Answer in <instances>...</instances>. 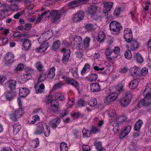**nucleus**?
I'll use <instances>...</instances> for the list:
<instances>
[{
	"instance_id": "423d86ee",
	"label": "nucleus",
	"mask_w": 151,
	"mask_h": 151,
	"mask_svg": "<svg viewBox=\"0 0 151 151\" xmlns=\"http://www.w3.org/2000/svg\"><path fill=\"white\" fill-rule=\"evenodd\" d=\"M14 55L12 53H7L4 58V61L5 64L8 65L12 63L14 61Z\"/></svg>"
},
{
	"instance_id": "e2e57ef3",
	"label": "nucleus",
	"mask_w": 151,
	"mask_h": 151,
	"mask_svg": "<svg viewBox=\"0 0 151 151\" xmlns=\"http://www.w3.org/2000/svg\"><path fill=\"white\" fill-rule=\"evenodd\" d=\"M34 72V70L30 68H27L25 69V73L31 76Z\"/></svg>"
},
{
	"instance_id": "cd10ccee",
	"label": "nucleus",
	"mask_w": 151,
	"mask_h": 151,
	"mask_svg": "<svg viewBox=\"0 0 151 151\" xmlns=\"http://www.w3.org/2000/svg\"><path fill=\"white\" fill-rule=\"evenodd\" d=\"M118 96V94L116 92H114L108 95L106 98L107 101L109 102L115 100Z\"/></svg>"
},
{
	"instance_id": "f257e3e1",
	"label": "nucleus",
	"mask_w": 151,
	"mask_h": 151,
	"mask_svg": "<svg viewBox=\"0 0 151 151\" xmlns=\"http://www.w3.org/2000/svg\"><path fill=\"white\" fill-rule=\"evenodd\" d=\"M44 16L49 18L51 17L53 19V23L55 24L58 23L61 17V13L57 10H54L51 12L49 10L45 11L37 19L36 22H39Z\"/></svg>"
},
{
	"instance_id": "412c9836",
	"label": "nucleus",
	"mask_w": 151,
	"mask_h": 151,
	"mask_svg": "<svg viewBox=\"0 0 151 151\" xmlns=\"http://www.w3.org/2000/svg\"><path fill=\"white\" fill-rule=\"evenodd\" d=\"M34 87L36 90V93H42L44 92L45 86L43 83H41L40 85L37 84L35 85Z\"/></svg>"
},
{
	"instance_id": "473e14b6",
	"label": "nucleus",
	"mask_w": 151,
	"mask_h": 151,
	"mask_svg": "<svg viewBox=\"0 0 151 151\" xmlns=\"http://www.w3.org/2000/svg\"><path fill=\"white\" fill-rule=\"evenodd\" d=\"M97 7L94 6H91L88 9V14L92 15L95 14L97 9Z\"/></svg>"
},
{
	"instance_id": "ddd939ff",
	"label": "nucleus",
	"mask_w": 151,
	"mask_h": 151,
	"mask_svg": "<svg viewBox=\"0 0 151 151\" xmlns=\"http://www.w3.org/2000/svg\"><path fill=\"white\" fill-rule=\"evenodd\" d=\"M84 17V14L81 11H80L74 14L72 19L74 22H78L82 20Z\"/></svg>"
},
{
	"instance_id": "603ef678",
	"label": "nucleus",
	"mask_w": 151,
	"mask_h": 151,
	"mask_svg": "<svg viewBox=\"0 0 151 151\" xmlns=\"http://www.w3.org/2000/svg\"><path fill=\"white\" fill-rule=\"evenodd\" d=\"M32 120L30 122V124H33L35 123L37 121L40 120V117L37 115H35L32 116Z\"/></svg>"
},
{
	"instance_id": "9b49d317",
	"label": "nucleus",
	"mask_w": 151,
	"mask_h": 151,
	"mask_svg": "<svg viewBox=\"0 0 151 151\" xmlns=\"http://www.w3.org/2000/svg\"><path fill=\"white\" fill-rule=\"evenodd\" d=\"M82 42V37L80 36H76L74 38L73 45L78 50H80V48Z\"/></svg>"
},
{
	"instance_id": "a878e982",
	"label": "nucleus",
	"mask_w": 151,
	"mask_h": 151,
	"mask_svg": "<svg viewBox=\"0 0 151 151\" xmlns=\"http://www.w3.org/2000/svg\"><path fill=\"white\" fill-rule=\"evenodd\" d=\"M131 129V127L129 125L125 127L123 131L120 135V138L122 139L125 137L129 133Z\"/></svg>"
},
{
	"instance_id": "c756f323",
	"label": "nucleus",
	"mask_w": 151,
	"mask_h": 151,
	"mask_svg": "<svg viewBox=\"0 0 151 151\" xmlns=\"http://www.w3.org/2000/svg\"><path fill=\"white\" fill-rule=\"evenodd\" d=\"M140 70L138 67H133L130 69V74L134 76L137 75Z\"/></svg>"
},
{
	"instance_id": "4c0bfd02",
	"label": "nucleus",
	"mask_w": 151,
	"mask_h": 151,
	"mask_svg": "<svg viewBox=\"0 0 151 151\" xmlns=\"http://www.w3.org/2000/svg\"><path fill=\"white\" fill-rule=\"evenodd\" d=\"M127 120V117L125 115H122L118 117L117 116L115 121L120 123H122L126 121Z\"/></svg>"
},
{
	"instance_id": "a211bd4d",
	"label": "nucleus",
	"mask_w": 151,
	"mask_h": 151,
	"mask_svg": "<svg viewBox=\"0 0 151 151\" xmlns=\"http://www.w3.org/2000/svg\"><path fill=\"white\" fill-rule=\"evenodd\" d=\"M13 124V132L14 135H16L20 131L21 129V126L19 123L16 122H15Z\"/></svg>"
},
{
	"instance_id": "f3484780",
	"label": "nucleus",
	"mask_w": 151,
	"mask_h": 151,
	"mask_svg": "<svg viewBox=\"0 0 151 151\" xmlns=\"http://www.w3.org/2000/svg\"><path fill=\"white\" fill-rule=\"evenodd\" d=\"M52 111L55 113L58 111L59 106V102L57 100H53L51 103Z\"/></svg>"
},
{
	"instance_id": "de8ad7c7",
	"label": "nucleus",
	"mask_w": 151,
	"mask_h": 151,
	"mask_svg": "<svg viewBox=\"0 0 151 151\" xmlns=\"http://www.w3.org/2000/svg\"><path fill=\"white\" fill-rule=\"evenodd\" d=\"M82 132L83 136L84 137H90L91 134L90 130H88L85 128H84L83 129Z\"/></svg>"
},
{
	"instance_id": "680f3d73",
	"label": "nucleus",
	"mask_w": 151,
	"mask_h": 151,
	"mask_svg": "<svg viewBox=\"0 0 151 151\" xmlns=\"http://www.w3.org/2000/svg\"><path fill=\"white\" fill-rule=\"evenodd\" d=\"M60 44V42L59 41L57 40L55 41L53 43L52 47V48L55 50H56L58 48Z\"/></svg>"
},
{
	"instance_id": "13d9d810",
	"label": "nucleus",
	"mask_w": 151,
	"mask_h": 151,
	"mask_svg": "<svg viewBox=\"0 0 151 151\" xmlns=\"http://www.w3.org/2000/svg\"><path fill=\"white\" fill-rule=\"evenodd\" d=\"M68 101L67 104V106L68 108H70L74 104L75 102V100L73 99H69V98H68Z\"/></svg>"
},
{
	"instance_id": "3c124183",
	"label": "nucleus",
	"mask_w": 151,
	"mask_h": 151,
	"mask_svg": "<svg viewBox=\"0 0 151 151\" xmlns=\"http://www.w3.org/2000/svg\"><path fill=\"white\" fill-rule=\"evenodd\" d=\"M131 51L129 50L125 52L124 53V56L125 58L128 59H131L132 57V55L131 53Z\"/></svg>"
},
{
	"instance_id": "ea45409f",
	"label": "nucleus",
	"mask_w": 151,
	"mask_h": 151,
	"mask_svg": "<svg viewBox=\"0 0 151 151\" xmlns=\"http://www.w3.org/2000/svg\"><path fill=\"white\" fill-rule=\"evenodd\" d=\"M32 78L31 75L26 74V73L21 76V79L22 83L25 82L30 79Z\"/></svg>"
},
{
	"instance_id": "5701e85b",
	"label": "nucleus",
	"mask_w": 151,
	"mask_h": 151,
	"mask_svg": "<svg viewBox=\"0 0 151 151\" xmlns=\"http://www.w3.org/2000/svg\"><path fill=\"white\" fill-rule=\"evenodd\" d=\"M144 96L150 98L151 96V83L148 84L143 93Z\"/></svg>"
},
{
	"instance_id": "bb28decb",
	"label": "nucleus",
	"mask_w": 151,
	"mask_h": 151,
	"mask_svg": "<svg viewBox=\"0 0 151 151\" xmlns=\"http://www.w3.org/2000/svg\"><path fill=\"white\" fill-rule=\"evenodd\" d=\"M19 95L20 96L25 97L29 92V90L25 88H19Z\"/></svg>"
},
{
	"instance_id": "f8f14e48",
	"label": "nucleus",
	"mask_w": 151,
	"mask_h": 151,
	"mask_svg": "<svg viewBox=\"0 0 151 151\" xmlns=\"http://www.w3.org/2000/svg\"><path fill=\"white\" fill-rule=\"evenodd\" d=\"M63 53V56L62 59L63 63H65L68 60L70 55V51L69 49L65 48H63L61 50Z\"/></svg>"
},
{
	"instance_id": "69168bd1",
	"label": "nucleus",
	"mask_w": 151,
	"mask_h": 151,
	"mask_svg": "<svg viewBox=\"0 0 151 151\" xmlns=\"http://www.w3.org/2000/svg\"><path fill=\"white\" fill-rule=\"evenodd\" d=\"M66 78L65 81L66 84L68 85H71L72 84V83L73 82L74 79H71L69 78H67L65 76H63L62 77V78Z\"/></svg>"
},
{
	"instance_id": "6e6552de",
	"label": "nucleus",
	"mask_w": 151,
	"mask_h": 151,
	"mask_svg": "<svg viewBox=\"0 0 151 151\" xmlns=\"http://www.w3.org/2000/svg\"><path fill=\"white\" fill-rule=\"evenodd\" d=\"M144 98L141 100L138 103V106L139 108L145 106V107L151 105V96L149 98L146 96H144Z\"/></svg>"
},
{
	"instance_id": "58836bf2",
	"label": "nucleus",
	"mask_w": 151,
	"mask_h": 151,
	"mask_svg": "<svg viewBox=\"0 0 151 151\" xmlns=\"http://www.w3.org/2000/svg\"><path fill=\"white\" fill-rule=\"evenodd\" d=\"M88 104L89 106L94 107L97 104V101L95 98H93L88 101Z\"/></svg>"
},
{
	"instance_id": "72a5a7b5",
	"label": "nucleus",
	"mask_w": 151,
	"mask_h": 151,
	"mask_svg": "<svg viewBox=\"0 0 151 151\" xmlns=\"http://www.w3.org/2000/svg\"><path fill=\"white\" fill-rule=\"evenodd\" d=\"M143 124L142 121L140 119H139L136 123L134 125V129L135 131H139L142 125Z\"/></svg>"
},
{
	"instance_id": "7c9ffc66",
	"label": "nucleus",
	"mask_w": 151,
	"mask_h": 151,
	"mask_svg": "<svg viewBox=\"0 0 151 151\" xmlns=\"http://www.w3.org/2000/svg\"><path fill=\"white\" fill-rule=\"evenodd\" d=\"M98 77V76L96 74H92L88 75L86 77L87 81L92 82L95 81Z\"/></svg>"
},
{
	"instance_id": "0e129e2a",
	"label": "nucleus",
	"mask_w": 151,
	"mask_h": 151,
	"mask_svg": "<svg viewBox=\"0 0 151 151\" xmlns=\"http://www.w3.org/2000/svg\"><path fill=\"white\" fill-rule=\"evenodd\" d=\"M5 95L6 99L8 100H10L13 99L14 96L12 93L7 92L5 93Z\"/></svg>"
},
{
	"instance_id": "4468645a",
	"label": "nucleus",
	"mask_w": 151,
	"mask_h": 151,
	"mask_svg": "<svg viewBox=\"0 0 151 151\" xmlns=\"http://www.w3.org/2000/svg\"><path fill=\"white\" fill-rule=\"evenodd\" d=\"M129 44L127 46V48L130 50L134 51L137 50L139 47V44L135 40H132Z\"/></svg>"
},
{
	"instance_id": "a18cd8bd",
	"label": "nucleus",
	"mask_w": 151,
	"mask_h": 151,
	"mask_svg": "<svg viewBox=\"0 0 151 151\" xmlns=\"http://www.w3.org/2000/svg\"><path fill=\"white\" fill-rule=\"evenodd\" d=\"M101 130L100 128L98 127H96L94 126H92L90 131L91 132V134L93 133L94 134L99 133Z\"/></svg>"
},
{
	"instance_id": "0eeeda50",
	"label": "nucleus",
	"mask_w": 151,
	"mask_h": 151,
	"mask_svg": "<svg viewBox=\"0 0 151 151\" xmlns=\"http://www.w3.org/2000/svg\"><path fill=\"white\" fill-rule=\"evenodd\" d=\"M53 35L52 30L49 29L44 32L40 37L38 38L37 40L40 43L42 42H44V41H47L49 40L52 36Z\"/></svg>"
},
{
	"instance_id": "a19ab883",
	"label": "nucleus",
	"mask_w": 151,
	"mask_h": 151,
	"mask_svg": "<svg viewBox=\"0 0 151 151\" xmlns=\"http://www.w3.org/2000/svg\"><path fill=\"white\" fill-rule=\"evenodd\" d=\"M110 126L113 127V131L115 133H117L120 129L119 125L116 122H114Z\"/></svg>"
},
{
	"instance_id": "f704fd0d",
	"label": "nucleus",
	"mask_w": 151,
	"mask_h": 151,
	"mask_svg": "<svg viewBox=\"0 0 151 151\" xmlns=\"http://www.w3.org/2000/svg\"><path fill=\"white\" fill-rule=\"evenodd\" d=\"M94 69L97 71L100 70L101 73L104 75H107L109 73V70L108 69H106L105 70L103 71V70L104 69V68H99L98 67L95 66L94 67Z\"/></svg>"
},
{
	"instance_id": "39448f33",
	"label": "nucleus",
	"mask_w": 151,
	"mask_h": 151,
	"mask_svg": "<svg viewBox=\"0 0 151 151\" xmlns=\"http://www.w3.org/2000/svg\"><path fill=\"white\" fill-rule=\"evenodd\" d=\"M23 110L22 108H19L12 111L10 115V118L11 120L14 122H17L18 119L20 118L22 115Z\"/></svg>"
},
{
	"instance_id": "37998d69",
	"label": "nucleus",
	"mask_w": 151,
	"mask_h": 151,
	"mask_svg": "<svg viewBox=\"0 0 151 151\" xmlns=\"http://www.w3.org/2000/svg\"><path fill=\"white\" fill-rule=\"evenodd\" d=\"M134 58L136 60L137 62L139 63H141L143 61V59L140 54L137 53L134 56Z\"/></svg>"
},
{
	"instance_id": "f03ea898",
	"label": "nucleus",
	"mask_w": 151,
	"mask_h": 151,
	"mask_svg": "<svg viewBox=\"0 0 151 151\" xmlns=\"http://www.w3.org/2000/svg\"><path fill=\"white\" fill-rule=\"evenodd\" d=\"M50 127L44 122H40L37 124L35 132V134H41L43 133L46 137H48L50 134Z\"/></svg>"
},
{
	"instance_id": "864d4df0",
	"label": "nucleus",
	"mask_w": 151,
	"mask_h": 151,
	"mask_svg": "<svg viewBox=\"0 0 151 151\" xmlns=\"http://www.w3.org/2000/svg\"><path fill=\"white\" fill-rule=\"evenodd\" d=\"M132 16V18L133 21H136L137 20V14H136V12L134 10L130 13Z\"/></svg>"
},
{
	"instance_id": "7ed1b4c3",
	"label": "nucleus",
	"mask_w": 151,
	"mask_h": 151,
	"mask_svg": "<svg viewBox=\"0 0 151 151\" xmlns=\"http://www.w3.org/2000/svg\"><path fill=\"white\" fill-rule=\"evenodd\" d=\"M109 27L111 33L113 35H116L120 33L122 28L121 24L116 21L111 22L109 24Z\"/></svg>"
},
{
	"instance_id": "6ab92c4d",
	"label": "nucleus",
	"mask_w": 151,
	"mask_h": 151,
	"mask_svg": "<svg viewBox=\"0 0 151 151\" xmlns=\"http://www.w3.org/2000/svg\"><path fill=\"white\" fill-rule=\"evenodd\" d=\"M90 90L92 92L99 91L101 89V86L97 83H92L90 85Z\"/></svg>"
},
{
	"instance_id": "aec40b11",
	"label": "nucleus",
	"mask_w": 151,
	"mask_h": 151,
	"mask_svg": "<svg viewBox=\"0 0 151 151\" xmlns=\"http://www.w3.org/2000/svg\"><path fill=\"white\" fill-rule=\"evenodd\" d=\"M23 49L25 50H28L31 47V41L29 39L25 40L22 43Z\"/></svg>"
},
{
	"instance_id": "393cba45",
	"label": "nucleus",
	"mask_w": 151,
	"mask_h": 151,
	"mask_svg": "<svg viewBox=\"0 0 151 151\" xmlns=\"http://www.w3.org/2000/svg\"><path fill=\"white\" fill-rule=\"evenodd\" d=\"M61 120L59 118H56L51 120L50 124V126L52 128H56L60 123Z\"/></svg>"
},
{
	"instance_id": "09e8293b",
	"label": "nucleus",
	"mask_w": 151,
	"mask_h": 151,
	"mask_svg": "<svg viewBox=\"0 0 151 151\" xmlns=\"http://www.w3.org/2000/svg\"><path fill=\"white\" fill-rule=\"evenodd\" d=\"M114 53L115 54L114 56H112L113 59L116 58L119 55L120 52V48L119 47H115L114 50Z\"/></svg>"
},
{
	"instance_id": "20e7f679",
	"label": "nucleus",
	"mask_w": 151,
	"mask_h": 151,
	"mask_svg": "<svg viewBox=\"0 0 151 151\" xmlns=\"http://www.w3.org/2000/svg\"><path fill=\"white\" fill-rule=\"evenodd\" d=\"M132 96V94L131 92H127L125 96L120 99V105L124 107L127 106L130 104Z\"/></svg>"
},
{
	"instance_id": "9d476101",
	"label": "nucleus",
	"mask_w": 151,
	"mask_h": 151,
	"mask_svg": "<svg viewBox=\"0 0 151 151\" xmlns=\"http://www.w3.org/2000/svg\"><path fill=\"white\" fill-rule=\"evenodd\" d=\"M91 41L90 38L88 37H86L83 40V43L82 44L80 50L82 51H87L89 49L90 42Z\"/></svg>"
},
{
	"instance_id": "c03bdc74",
	"label": "nucleus",
	"mask_w": 151,
	"mask_h": 151,
	"mask_svg": "<svg viewBox=\"0 0 151 151\" xmlns=\"http://www.w3.org/2000/svg\"><path fill=\"white\" fill-rule=\"evenodd\" d=\"M46 77V73H41L38 79V83H39L44 81Z\"/></svg>"
},
{
	"instance_id": "8fccbe9b",
	"label": "nucleus",
	"mask_w": 151,
	"mask_h": 151,
	"mask_svg": "<svg viewBox=\"0 0 151 151\" xmlns=\"http://www.w3.org/2000/svg\"><path fill=\"white\" fill-rule=\"evenodd\" d=\"M86 104V101L83 99H80L78 101V105L80 107L84 106Z\"/></svg>"
},
{
	"instance_id": "c85d7f7f",
	"label": "nucleus",
	"mask_w": 151,
	"mask_h": 151,
	"mask_svg": "<svg viewBox=\"0 0 151 151\" xmlns=\"http://www.w3.org/2000/svg\"><path fill=\"white\" fill-rule=\"evenodd\" d=\"M113 52V50L111 49L110 47L107 48L105 51V53L106 58L107 59H109L110 60H112L113 58H112V56H112L111 57V54Z\"/></svg>"
},
{
	"instance_id": "4d7b16f0",
	"label": "nucleus",
	"mask_w": 151,
	"mask_h": 151,
	"mask_svg": "<svg viewBox=\"0 0 151 151\" xmlns=\"http://www.w3.org/2000/svg\"><path fill=\"white\" fill-rule=\"evenodd\" d=\"M94 145L98 151L104 148L102 146L101 143L100 142H96L94 143Z\"/></svg>"
},
{
	"instance_id": "b1692460",
	"label": "nucleus",
	"mask_w": 151,
	"mask_h": 151,
	"mask_svg": "<svg viewBox=\"0 0 151 151\" xmlns=\"http://www.w3.org/2000/svg\"><path fill=\"white\" fill-rule=\"evenodd\" d=\"M108 114L110 119L115 121L117 116L115 110L114 109H110L108 112Z\"/></svg>"
},
{
	"instance_id": "bf43d9fd",
	"label": "nucleus",
	"mask_w": 151,
	"mask_h": 151,
	"mask_svg": "<svg viewBox=\"0 0 151 151\" xmlns=\"http://www.w3.org/2000/svg\"><path fill=\"white\" fill-rule=\"evenodd\" d=\"M52 97L51 95H49L47 96L45 98V101L46 103L48 104L50 103H52Z\"/></svg>"
},
{
	"instance_id": "1a4fd4ad",
	"label": "nucleus",
	"mask_w": 151,
	"mask_h": 151,
	"mask_svg": "<svg viewBox=\"0 0 151 151\" xmlns=\"http://www.w3.org/2000/svg\"><path fill=\"white\" fill-rule=\"evenodd\" d=\"M124 37L126 41L130 42L133 39L132 32L130 28L125 29L124 31Z\"/></svg>"
},
{
	"instance_id": "79ce46f5",
	"label": "nucleus",
	"mask_w": 151,
	"mask_h": 151,
	"mask_svg": "<svg viewBox=\"0 0 151 151\" xmlns=\"http://www.w3.org/2000/svg\"><path fill=\"white\" fill-rule=\"evenodd\" d=\"M90 68V65L88 63L85 64L84 67L81 71V74L84 75L85 73L89 70Z\"/></svg>"
},
{
	"instance_id": "6e6d98bb",
	"label": "nucleus",
	"mask_w": 151,
	"mask_h": 151,
	"mask_svg": "<svg viewBox=\"0 0 151 151\" xmlns=\"http://www.w3.org/2000/svg\"><path fill=\"white\" fill-rule=\"evenodd\" d=\"M10 10L15 11L17 10L18 8L17 4L15 3H14L13 4L9 6Z\"/></svg>"
},
{
	"instance_id": "dca6fc26",
	"label": "nucleus",
	"mask_w": 151,
	"mask_h": 151,
	"mask_svg": "<svg viewBox=\"0 0 151 151\" xmlns=\"http://www.w3.org/2000/svg\"><path fill=\"white\" fill-rule=\"evenodd\" d=\"M113 4L114 3L111 2H108L104 4L103 12L106 15H108V12L110 11Z\"/></svg>"
},
{
	"instance_id": "4be33fe9",
	"label": "nucleus",
	"mask_w": 151,
	"mask_h": 151,
	"mask_svg": "<svg viewBox=\"0 0 151 151\" xmlns=\"http://www.w3.org/2000/svg\"><path fill=\"white\" fill-rule=\"evenodd\" d=\"M48 45L47 42L44 43L36 50V52L37 53H41L45 51L48 47Z\"/></svg>"
},
{
	"instance_id": "e433bc0d",
	"label": "nucleus",
	"mask_w": 151,
	"mask_h": 151,
	"mask_svg": "<svg viewBox=\"0 0 151 151\" xmlns=\"http://www.w3.org/2000/svg\"><path fill=\"white\" fill-rule=\"evenodd\" d=\"M138 84V81L136 79H134L129 83V87L131 89H134L137 87Z\"/></svg>"
},
{
	"instance_id": "338daca9",
	"label": "nucleus",
	"mask_w": 151,
	"mask_h": 151,
	"mask_svg": "<svg viewBox=\"0 0 151 151\" xmlns=\"http://www.w3.org/2000/svg\"><path fill=\"white\" fill-rule=\"evenodd\" d=\"M124 85L122 84H119L116 87V91L119 92H121L123 91L124 89Z\"/></svg>"
},
{
	"instance_id": "052dcab7",
	"label": "nucleus",
	"mask_w": 151,
	"mask_h": 151,
	"mask_svg": "<svg viewBox=\"0 0 151 151\" xmlns=\"http://www.w3.org/2000/svg\"><path fill=\"white\" fill-rule=\"evenodd\" d=\"M1 8L4 11L8 12L10 10L9 6L6 3L2 4L1 6Z\"/></svg>"
},
{
	"instance_id": "c9c22d12",
	"label": "nucleus",
	"mask_w": 151,
	"mask_h": 151,
	"mask_svg": "<svg viewBox=\"0 0 151 151\" xmlns=\"http://www.w3.org/2000/svg\"><path fill=\"white\" fill-rule=\"evenodd\" d=\"M106 37L103 31L99 32L98 34L97 41L100 42H103Z\"/></svg>"
},
{
	"instance_id": "5fc2aeb1",
	"label": "nucleus",
	"mask_w": 151,
	"mask_h": 151,
	"mask_svg": "<svg viewBox=\"0 0 151 151\" xmlns=\"http://www.w3.org/2000/svg\"><path fill=\"white\" fill-rule=\"evenodd\" d=\"M36 67L37 70L39 71H42L43 69V66L42 64L40 62H38L36 63Z\"/></svg>"
},
{
	"instance_id": "774afa93",
	"label": "nucleus",
	"mask_w": 151,
	"mask_h": 151,
	"mask_svg": "<svg viewBox=\"0 0 151 151\" xmlns=\"http://www.w3.org/2000/svg\"><path fill=\"white\" fill-rule=\"evenodd\" d=\"M71 85L75 87L78 90H79V85L76 81L74 80L72 83V84Z\"/></svg>"
},
{
	"instance_id": "2eb2a0df",
	"label": "nucleus",
	"mask_w": 151,
	"mask_h": 151,
	"mask_svg": "<svg viewBox=\"0 0 151 151\" xmlns=\"http://www.w3.org/2000/svg\"><path fill=\"white\" fill-rule=\"evenodd\" d=\"M17 83L16 80L11 79L7 82V87L10 90L13 91L16 89Z\"/></svg>"
},
{
	"instance_id": "49530a36",
	"label": "nucleus",
	"mask_w": 151,
	"mask_h": 151,
	"mask_svg": "<svg viewBox=\"0 0 151 151\" xmlns=\"http://www.w3.org/2000/svg\"><path fill=\"white\" fill-rule=\"evenodd\" d=\"M60 147L61 151H67L68 149L67 144L64 142L61 143Z\"/></svg>"
},
{
	"instance_id": "2f4dec72",
	"label": "nucleus",
	"mask_w": 151,
	"mask_h": 151,
	"mask_svg": "<svg viewBox=\"0 0 151 151\" xmlns=\"http://www.w3.org/2000/svg\"><path fill=\"white\" fill-rule=\"evenodd\" d=\"M55 68L54 67L51 68L48 72L47 77L50 79L54 78L55 75Z\"/></svg>"
}]
</instances>
